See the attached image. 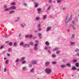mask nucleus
<instances>
[{
  "label": "nucleus",
  "mask_w": 79,
  "mask_h": 79,
  "mask_svg": "<svg viewBox=\"0 0 79 79\" xmlns=\"http://www.w3.org/2000/svg\"><path fill=\"white\" fill-rule=\"evenodd\" d=\"M24 45V42H22L20 44V46H22V45Z\"/></svg>",
  "instance_id": "30"
},
{
  "label": "nucleus",
  "mask_w": 79,
  "mask_h": 79,
  "mask_svg": "<svg viewBox=\"0 0 79 79\" xmlns=\"http://www.w3.org/2000/svg\"><path fill=\"white\" fill-rule=\"evenodd\" d=\"M77 16H76L75 17L74 19L75 21H76L77 23L78 22V19H77Z\"/></svg>",
  "instance_id": "15"
},
{
  "label": "nucleus",
  "mask_w": 79,
  "mask_h": 79,
  "mask_svg": "<svg viewBox=\"0 0 79 79\" xmlns=\"http://www.w3.org/2000/svg\"><path fill=\"white\" fill-rule=\"evenodd\" d=\"M26 70H27V67L25 66L23 67V68H22L23 71H26Z\"/></svg>",
  "instance_id": "13"
},
{
  "label": "nucleus",
  "mask_w": 79,
  "mask_h": 79,
  "mask_svg": "<svg viewBox=\"0 0 79 79\" xmlns=\"http://www.w3.org/2000/svg\"><path fill=\"white\" fill-rule=\"evenodd\" d=\"M20 26L22 28H24L26 27V24L24 23H21Z\"/></svg>",
  "instance_id": "5"
},
{
  "label": "nucleus",
  "mask_w": 79,
  "mask_h": 79,
  "mask_svg": "<svg viewBox=\"0 0 79 79\" xmlns=\"http://www.w3.org/2000/svg\"><path fill=\"white\" fill-rule=\"evenodd\" d=\"M63 10H66V8L65 7H64L62 8Z\"/></svg>",
  "instance_id": "64"
},
{
  "label": "nucleus",
  "mask_w": 79,
  "mask_h": 79,
  "mask_svg": "<svg viewBox=\"0 0 79 79\" xmlns=\"http://www.w3.org/2000/svg\"><path fill=\"white\" fill-rule=\"evenodd\" d=\"M11 5H15V3L12 2V3H11Z\"/></svg>",
  "instance_id": "54"
},
{
  "label": "nucleus",
  "mask_w": 79,
  "mask_h": 79,
  "mask_svg": "<svg viewBox=\"0 0 79 79\" xmlns=\"http://www.w3.org/2000/svg\"><path fill=\"white\" fill-rule=\"evenodd\" d=\"M35 43H36V44H38V43H39V41L38 40H36L35 41Z\"/></svg>",
  "instance_id": "55"
},
{
  "label": "nucleus",
  "mask_w": 79,
  "mask_h": 79,
  "mask_svg": "<svg viewBox=\"0 0 79 79\" xmlns=\"http://www.w3.org/2000/svg\"><path fill=\"white\" fill-rule=\"evenodd\" d=\"M23 5H24V6H27V4L26 3H24L23 4Z\"/></svg>",
  "instance_id": "59"
},
{
  "label": "nucleus",
  "mask_w": 79,
  "mask_h": 79,
  "mask_svg": "<svg viewBox=\"0 0 79 79\" xmlns=\"http://www.w3.org/2000/svg\"><path fill=\"white\" fill-rule=\"evenodd\" d=\"M11 50H12V49L11 48H9L8 49V52H11Z\"/></svg>",
  "instance_id": "34"
},
{
  "label": "nucleus",
  "mask_w": 79,
  "mask_h": 79,
  "mask_svg": "<svg viewBox=\"0 0 79 79\" xmlns=\"http://www.w3.org/2000/svg\"><path fill=\"white\" fill-rule=\"evenodd\" d=\"M30 45H33V42H31L30 43Z\"/></svg>",
  "instance_id": "57"
},
{
  "label": "nucleus",
  "mask_w": 79,
  "mask_h": 79,
  "mask_svg": "<svg viewBox=\"0 0 79 79\" xmlns=\"http://www.w3.org/2000/svg\"><path fill=\"white\" fill-rule=\"evenodd\" d=\"M28 67H29V68H31L32 67V64H29L28 65Z\"/></svg>",
  "instance_id": "49"
},
{
  "label": "nucleus",
  "mask_w": 79,
  "mask_h": 79,
  "mask_svg": "<svg viewBox=\"0 0 79 79\" xmlns=\"http://www.w3.org/2000/svg\"><path fill=\"white\" fill-rule=\"evenodd\" d=\"M12 44H13L11 43V42H10L9 43V46H12Z\"/></svg>",
  "instance_id": "42"
},
{
  "label": "nucleus",
  "mask_w": 79,
  "mask_h": 79,
  "mask_svg": "<svg viewBox=\"0 0 79 79\" xmlns=\"http://www.w3.org/2000/svg\"><path fill=\"white\" fill-rule=\"evenodd\" d=\"M56 54H57V55H58L60 53V51L58 50V51H57L56 52Z\"/></svg>",
  "instance_id": "32"
},
{
  "label": "nucleus",
  "mask_w": 79,
  "mask_h": 79,
  "mask_svg": "<svg viewBox=\"0 0 79 79\" xmlns=\"http://www.w3.org/2000/svg\"><path fill=\"white\" fill-rule=\"evenodd\" d=\"M8 62H9V60H6L5 61V63H6V64H8Z\"/></svg>",
  "instance_id": "43"
},
{
  "label": "nucleus",
  "mask_w": 79,
  "mask_h": 79,
  "mask_svg": "<svg viewBox=\"0 0 79 79\" xmlns=\"http://www.w3.org/2000/svg\"><path fill=\"white\" fill-rule=\"evenodd\" d=\"M47 17V16L44 15L43 17V19H45Z\"/></svg>",
  "instance_id": "47"
},
{
  "label": "nucleus",
  "mask_w": 79,
  "mask_h": 79,
  "mask_svg": "<svg viewBox=\"0 0 79 79\" xmlns=\"http://www.w3.org/2000/svg\"><path fill=\"white\" fill-rule=\"evenodd\" d=\"M16 7L15 6H11L10 7V10H15Z\"/></svg>",
  "instance_id": "6"
},
{
  "label": "nucleus",
  "mask_w": 79,
  "mask_h": 79,
  "mask_svg": "<svg viewBox=\"0 0 79 79\" xmlns=\"http://www.w3.org/2000/svg\"><path fill=\"white\" fill-rule=\"evenodd\" d=\"M4 48V46L3 45L1 46L0 47V49L2 50V49H3Z\"/></svg>",
  "instance_id": "31"
},
{
  "label": "nucleus",
  "mask_w": 79,
  "mask_h": 79,
  "mask_svg": "<svg viewBox=\"0 0 79 79\" xmlns=\"http://www.w3.org/2000/svg\"><path fill=\"white\" fill-rule=\"evenodd\" d=\"M24 60H25V58L22 57L21 58L20 61H21V62H22L23 61H24Z\"/></svg>",
  "instance_id": "20"
},
{
  "label": "nucleus",
  "mask_w": 79,
  "mask_h": 79,
  "mask_svg": "<svg viewBox=\"0 0 79 79\" xmlns=\"http://www.w3.org/2000/svg\"><path fill=\"white\" fill-rule=\"evenodd\" d=\"M22 64H25V63H26V61L25 60H23L22 61Z\"/></svg>",
  "instance_id": "38"
},
{
  "label": "nucleus",
  "mask_w": 79,
  "mask_h": 79,
  "mask_svg": "<svg viewBox=\"0 0 79 79\" xmlns=\"http://www.w3.org/2000/svg\"><path fill=\"white\" fill-rule=\"evenodd\" d=\"M41 26V25H40V24H38V27L40 28V27Z\"/></svg>",
  "instance_id": "51"
},
{
  "label": "nucleus",
  "mask_w": 79,
  "mask_h": 79,
  "mask_svg": "<svg viewBox=\"0 0 79 79\" xmlns=\"http://www.w3.org/2000/svg\"><path fill=\"white\" fill-rule=\"evenodd\" d=\"M33 37V35L32 34L29 35V39H32V38Z\"/></svg>",
  "instance_id": "25"
},
{
  "label": "nucleus",
  "mask_w": 79,
  "mask_h": 79,
  "mask_svg": "<svg viewBox=\"0 0 79 79\" xmlns=\"http://www.w3.org/2000/svg\"><path fill=\"white\" fill-rule=\"evenodd\" d=\"M75 52H77V53L79 52V48H77L75 49Z\"/></svg>",
  "instance_id": "33"
},
{
  "label": "nucleus",
  "mask_w": 79,
  "mask_h": 79,
  "mask_svg": "<svg viewBox=\"0 0 79 79\" xmlns=\"http://www.w3.org/2000/svg\"><path fill=\"white\" fill-rule=\"evenodd\" d=\"M17 43L16 42H15L14 43V46L15 47L16 46Z\"/></svg>",
  "instance_id": "56"
},
{
  "label": "nucleus",
  "mask_w": 79,
  "mask_h": 79,
  "mask_svg": "<svg viewBox=\"0 0 79 79\" xmlns=\"http://www.w3.org/2000/svg\"><path fill=\"white\" fill-rule=\"evenodd\" d=\"M60 67L61 68H65V67H66V66L65 65L63 64L61 65Z\"/></svg>",
  "instance_id": "26"
},
{
  "label": "nucleus",
  "mask_w": 79,
  "mask_h": 79,
  "mask_svg": "<svg viewBox=\"0 0 79 79\" xmlns=\"http://www.w3.org/2000/svg\"><path fill=\"white\" fill-rule=\"evenodd\" d=\"M19 59H17L15 60V62L18 63V62H19Z\"/></svg>",
  "instance_id": "39"
},
{
  "label": "nucleus",
  "mask_w": 79,
  "mask_h": 79,
  "mask_svg": "<svg viewBox=\"0 0 79 79\" xmlns=\"http://www.w3.org/2000/svg\"><path fill=\"white\" fill-rule=\"evenodd\" d=\"M50 62L49 61H47L45 63V66H49V65H50Z\"/></svg>",
  "instance_id": "9"
},
{
  "label": "nucleus",
  "mask_w": 79,
  "mask_h": 79,
  "mask_svg": "<svg viewBox=\"0 0 79 79\" xmlns=\"http://www.w3.org/2000/svg\"><path fill=\"white\" fill-rule=\"evenodd\" d=\"M78 64H79V63H76V66L77 67H79V65Z\"/></svg>",
  "instance_id": "45"
},
{
  "label": "nucleus",
  "mask_w": 79,
  "mask_h": 79,
  "mask_svg": "<svg viewBox=\"0 0 79 79\" xmlns=\"http://www.w3.org/2000/svg\"><path fill=\"white\" fill-rule=\"evenodd\" d=\"M73 63H76L77 61V59H74L73 60Z\"/></svg>",
  "instance_id": "27"
},
{
  "label": "nucleus",
  "mask_w": 79,
  "mask_h": 79,
  "mask_svg": "<svg viewBox=\"0 0 79 79\" xmlns=\"http://www.w3.org/2000/svg\"><path fill=\"white\" fill-rule=\"evenodd\" d=\"M52 58H56V55L55 54H53L52 55Z\"/></svg>",
  "instance_id": "16"
},
{
  "label": "nucleus",
  "mask_w": 79,
  "mask_h": 79,
  "mask_svg": "<svg viewBox=\"0 0 79 79\" xmlns=\"http://www.w3.org/2000/svg\"><path fill=\"white\" fill-rule=\"evenodd\" d=\"M35 19L36 21H39V19H40V18H39V17H37L35 18Z\"/></svg>",
  "instance_id": "28"
},
{
  "label": "nucleus",
  "mask_w": 79,
  "mask_h": 79,
  "mask_svg": "<svg viewBox=\"0 0 79 79\" xmlns=\"http://www.w3.org/2000/svg\"><path fill=\"white\" fill-rule=\"evenodd\" d=\"M48 52L50 54V55H51L52 54L51 53V52L50 51V50H48Z\"/></svg>",
  "instance_id": "60"
},
{
  "label": "nucleus",
  "mask_w": 79,
  "mask_h": 79,
  "mask_svg": "<svg viewBox=\"0 0 79 79\" xmlns=\"http://www.w3.org/2000/svg\"><path fill=\"white\" fill-rule=\"evenodd\" d=\"M37 11H38V12H40L41 11V9L40 8L37 9Z\"/></svg>",
  "instance_id": "40"
},
{
  "label": "nucleus",
  "mask_w": 79,
  "mask_h": 79,
  "mask_svg": "<svg viewBox=\"0 0 79 79\" xmlns=\"http://www.w3.org/2000/svg\"><path fill=\"white\" fill-rule=\"evenodd\" d=\"M52 64H56V62L55 61H53L52 62Z\"/></svg>",
  "instance_id": "36"
},
{
  "label": "nucleus",
  "mask_w": 79,
  "mask_h": 79,
  "mask_svg": "<svg viewBox=\"0 0 79 79\" xmlns=\"http://www.w3.org/2000/svg\"><path fill=\"white\" fill-rule=\"evenodd\" d=\"M38 35L40 37V39H41V36H42V34L40 33H38Z\"/></svg>",
  "instance_id": "18"
},
{
  "label": "nucleus",
  "mask_w": 79,
  "mask_h": 79,
  "mask_svg": "<svg viewBox=\"0 0 79 79\" xmlns=\"http://www.w3.org/2000/svg\"><path fill=\"white\" fill-rule=\"evenodd\" d=\"M45 72L47 74H50L52 72V69L50 68H47L45 69Z\"/></svg>",
  "instance_id": "2"
},
{
  "label": "nucleus",
  "mask_w": 79,
  "mask_h": 79,
  "mask_svg": "<svg viewBox=\"0 0 79 79\" xmlns=\"http://www.w3.org/2000/svg\"><path fill=\"white\" fill-rule=\"evenodd\" d=\"M38 43H36L35 44L34 47V50L35 51H37L38 50Z\"/></svg>",
  "instance_id": "3"
},
{
  "label": "nucleus",
  "mask_w": 79,
  "mask_h": 79,
  "mask_svg": "<svg viewBox=\"0 0 79 79\" xmlns=\"http://www.w3.org/2000/svg\"><path fill=\"white\" fill-rule=\"evenodd\" d=\"M19 21V17H17V19L15 21V23H17V22H18Z\"/></svg>",
  "instance_id": "14"
},
{
  "label": "nucleus",
  "mask_w": 79,
  "mask_h": 79,
  "mask_svg": "<svg viewBox=\"0 0 79 79\" xmlns=\"http://www.w3.org/2000/svg\"><path fill=\"white\" fill-rule=\"evenodd\" d=\"M66 65L68 66H69V67H71V64L70 63L67 64Z\"/></svg>",
  "instance_id": "37"
},
{
  "label": "nucleus",
  "mask_w": 79,
  "mask_h": 79,
  "mask_svg": "<svg viewBox=\"0 0 79 79\" xmlns=\"http://www.w3.org/2000/svg\"><path fill=\"white\" fill-rule=\"evenodd\" d=\"M34 71V69L33 68H32L30 71V73H32Z\"/></svg>",
  "instance_id": "22"
},
{
  "label": "nucleus",
  "mask_w": 79,
  "mask_h": 79,
  "mask_svg": "<svg viewBox=\"0 0 79 79\" xmlns=\"http://www.w3.org/2000/svg\"><path fill=\"white\" fill-rule=\"evenodd\" d=\"M51 8H52L51 6H48V10H50V9H51Z\"/></svg>",
  "instance_id": "35"
},
{
  "label": "nucleus",
  "mask_w": 79,
  "mask_h": 79,
  "mask_svg": "<svg viewBox=\"0 0 79 79\" xmlns=\"http://www.w3.org/2000/svg\"><path fill=\"white\" fill-rule=\"evenodd\" d=\"M10 8H7L5 9H4L5 11H10Z\"/></svg>",
  "instance_id": "12"
},
{
  "label": "nucleus",
  "mask_w": 79,
  "mask_h": 79,
  "mask_svg": "<svg viewBox=\"0 0 79 79\" xmlns=\"http://www.w3.org/2000/svg\"><path fill=\"white\" fill-rule=\"evenodd\" d=\"M72 69L73 71H76V70L77 69V68H76V67L74 66L72 68Z\"/></svg>",
  "instance_id": "17"
},
{
  "label": "nucleus",
  "mask_w": 79,
  "mask_h": 79,
  "mask_svg": "<svg viewBox=\"0 0 79 79\" xmlns=\"http://www.w3.org/2000/svg\"><path fill=\"white\" fill-rule=\"evenodd\" d=\"M58 50V48H56L53 49V51L55 52V51H56L57 50Z\"/></svg>",
  "instance_id": "19"
},
{
  "label": "nucleus",
  "mask_w": 79,
  "mask_h": 79,
  "mask_svg": "<svg viewBox=\"0 0 79 79\" xmlns=\"http://www.w3.org/2000/svg\"><path fill=\"white\" fill-rule=\"evenodd\" d=\"M25 38H29V35H27L25 36Z\"/></svg>",
  "instance_id": "50"
},
{
  "label": "nucleus",
  "mask_w": 79,
  "mask_h": 79,
  "mask_svg": "<svg viewBox=\"0 0 79 79\" xmlns=\"http://www.w3.org/2000/svg\"><path fill=\"white\" fill-rule=\"evenodd\" d=\"M70 26H71L73 28V29H74V30H76V27H75V26H74V25L73 24H71L70 25Z\"/></svg>",
  "instance_id": "10"
},
{
  "label": "nucleus",
  "mask_w": 79,
  "mask_h": 79,
  "mask_svg": "<svg viewBox=\"0 0 79 79\" xmlns=\"http://www.w3.org/2000/svg\"><path fill=\"white\" fill-rule=\"evenodd\" d=\"M34 4H35V8H37L39 5V3L36 2H34Z\"/></svg>",
  "instance_id": "4"
},
{
  "label": "nucleus",
  "mask_w": 79,
  "mask_h": 79,
  "mask_svg": "<svg viewBox=\"0 0 79 79\" xmlns=\"http://www.w3.org/2000/svg\"><path fill=\"white\" fill-rule=\"evenodd\" d=\"M76 55L77 56H79V53H77L76 54Z\"/></svg>",
  "instance_id": "63"
},
{
  "label": "nucleus",
  "mask_w": 79,
  "mask_h": 79,
  "mask_svg": "<svg viewBox=\"0 0 79 79\" xmlns=\"http://www.w3.org/2000/svg\"><path fill=\"white\" fill-rule=\"evenodd\" d=\"M49 3H51L52 2V0H49L48 1Z\"/></svg>",
  "instance_id": "44"
},
{
  "label": "nucleus",
  "mask_w": 79,
  "mask_h": 79,
  "mask_svg": "<svg viewBox=\"0 0 79 79\" xmlns=\"http://www.w3.org/2000/svg\"><path fill=\"white\" fill-rule=\"evenodd\" d=\"M7 8V6L6 5H4L3 6V8Z\"/></svg>",
  "instance_id": "46"
},
{
  "label": "nucleus",
  "mask_w": 79,
  "mask_h": 79,
  "mask_svg": "<svg viewBox=\"0 0 79 79\" xmlns=\"http://www.w3.org/2000/svg\"><path fill=\"white\" fill-rule=\"evenodd\" d=\"M75 38V34H73L72 35L71 37V39H74Z\"/></svg>",
  "instance_id": "23"
},
{
  "label": "nucleus",
  "mask_w": 79,
  "mask_h": 79,
  "mask_svg": "<svg viewBox=\"0 0 79 79\" xmlns=\"http://www.w3.org/2000/svg\"><path fill=\"white\" fill-rule=\"evenodd\" d=\"M6 55L7 56H10V54L9 53H7L6 54Z\"/></svg>",
  "instance_id": "48"
},
{
  "label": "nucleus",
  "mask_w": 79,
  "mask_h": 79,
  "mask_svg": "<svg viewBox=\"0 0 79 79\" xmlns=\"http://www.w3.org/2000/svg\"><path fill=\"white\" fill-rule=\"evenodd\" d=\"M57 2L58 3H60L61 2V0H57Z\"/></svg>",
  "instance_id": "41"
},
{
  "label": "nucleus",
  "mask_w": 79,
  "mask_h": 79,
  "mask_svg": "<svg viewBox=\"0 0 79 79\" xmlns=\"http://www.w3.org/2000/svg\"><path fill=\"white\" fill-rule=\"evenodd\" d=\"M16 63L15 64L16 66H18V64H19L18 62H16Z\"/></svg>",
  "instance_id": "61"
},
{
  "label": "nucleus",
  "mask_w": 79,
  "mask_h": 79,
  "mask_svg": "<svg viewBox=\"0 0 79 79\" xmlns=\"http://www.w3.org/2000/svg\"><path fill=\"white\" fill-rule=\"evenodd\" d=\"M72 24H75V21H72Z\"/></svg>",
  "instance_id": "58"
},
{
  "label": "nucleus",
  "mask_w": 79,
  "mask_h": 79,
  "mask_svg": "<svg viewBox=\"0 0 79 79\" xmlns=\"http://www.w3.org/2000/svg\"><path fill=\"white\" fill-rule=\"evenodd\" d=\"M48 47H44V50H47V49H48Z\"/></svg>",
  "instance_id": "53"
},
{
  "label": "nucleus",
  "mask_w": 79,
  "mask_h": 79,
  "mask_svg": "<svg viewBox=\"0 0 79 79\" xmlns=\"http://www.w3.org/2000/svg\"><path fill=\"white\" fill-rule=\"evenodd\" d=\"M30 46V44H25L23 46V47H29Z\"/></svg>",
  "instance_id": "11"
},
{
  "label": "nucleus",
  "mask_w": 79,
  "mask_h": 79,
  "mask_svg": "<svg viewBox=\"0 0 79 79\" xmlns=\"http://www.w3.org/2000/svg\"><path fill=\"white\" fill-rule=\"evenodd\" d=\"M32 64H37V60H36L33 61L32 62Z\"/></svg>",
  "instance_id": "7"
},
{
  "label": "nucleus",
  "mask_w": 79,
  "mask_h": 79,
  "mask_svg": "<svg viewBox=\"0 0 79 79\" xmlns=\"http://www.w3.org/2000/svg\"><path fill=\"white\" fill-rule=\"evenodd\" d=\"M45 45H47V46H48V45H49V43H48V41H46L45 42Z\"/></svg>",
  "instance_id": "24"
},
{
  "label": "nucleus",
  "mask_w": 79,
  "mask_h": 79,
  "mask_svg": "<svg viewBox=\"0 0 79 79\" xmlns=\"http://www.w3.org/2000/svg\"><path fill=\"white\" fill-rule=\"evenodd\" d=\"M70 44L71 45H75V44H76V43L74 42H73V41H71L70 42Z\"/></svg>",
  "instance_id": "21"
},
{
  "label": "nucleus",
  "mask_w": 79,
  "mask_h": 79,
  "mask_svg": "<svg viewBox=\"0 0 79 79\" xmlns=\"http://www.w3.org/2000/svg\"><path fill=\"white\" fill-rule=\"evenodd\" d=\"M34 32H35V33H37V31L36 30H35L34 31Z\"/></svg>",
  "instance_id": "62"
},
{
  "label": "nucleus",
  "mask_w": 79,
  "mask_h": 79,
  "mask_svg": "<svg viewBox=\"0 0 79 79\" xmlns=\"http://www.w3.org/2000/svg\"><path fill=\"white\" fill-rule=\"evenodd\" d=\"M51 29H52V27H49L47 28L46 31L47 32H48V31H50Z\"/></svg>",
  "instance_id": "8"
},
{
  "label": "nucleus",
  "mask_w": 79,
  "mask_h": 79,
  "mask_svg": "<svg viewBox=\"0 0 79 79\" xmlns=\"http://www.w3.org/2000/svg\"><path fill=\"white\" fill-rule=\"evenodd\" d=\"M73 18V15L72 14L69 15L67 14L65 19V22L66 24H67L68 23H69L71 21Z\"/></svg>",
  "instance_id": "1"
},
{
  "label": "nucleus",
  "mask_w": 79,
  "mask_h": 79,
  "mask_svg": "<svg viewBox=\"0 0 79 79\" xmlns=\"http://www.w3.org/2000/svg\"><path fill=\"white\" fill-rule=\"evenodd\" d=\"M7 71V69H6V68H5L4 69V72H6V71Z\"/></svg>",
  "instance_id": "52"
},
{
  "label": "nucleus",
  "mask_w": 79,
  "mask_h": 79,
  "mask_svg": "<svg viewBox=\"0 0 79 79\" xmlns=\"http://www.w3.org/2000/svg\"><path fill=\"white\" fill-rule=\"evenodd\" d=\"M15 12L14 10H11L10 11L9 14H13V13H14Z\"/></svg>",
  "instance_id": "29"
}]
</instances>
